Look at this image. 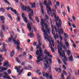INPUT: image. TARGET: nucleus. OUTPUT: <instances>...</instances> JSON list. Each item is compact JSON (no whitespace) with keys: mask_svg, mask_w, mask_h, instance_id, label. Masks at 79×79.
<instances>
[{"mask_svg":"<svg viewBox=\"0 0 79 79\" xmlns=\"http://www.w3.org/2000/svg\"><path fill=\"white\" fill-rule=\"evenodd\" d=\"M56 35L54 36V37L55 40L57 39H59L58 35H57V33L56 34Z\"/></svg>","mask_w":79,"mask_h":79,"instance_id":"31","label":"nucleus"},{"mask_svg":"<svg viewBox=\"0 0 79 79\" xmlns=\"http://www.w3.org/2000/svg\"><path fill=\"white\" fill-rule=\"evenodd\" d=\"M64 60L66 61H68L67 60V59H66V56H65V54H64Z\"/></svg>","mask_w":79,"mask_h":79,"instance_id":"55","label":"nucleus"},{"mask_svg":"<svg viewBox=\"0 0 79 79\" xmlns=\"http://www.w3.org/2000/svg\"><path fill=\"white\" fill-rule=\"evenodd\" d=\"M57 44H58V45L57 46V49H58V47L61 46V44H62L63 43H62V42H61V41H60L59 43V41L57 40Z\"/></svg>","mask_w":79,"mask_h":79,"instance_id":"23","label":"nucleus"},{"mask_svg":"<svg viewBox=\"0 0 79 79\" xmlns=\"http://www.w3.org/2000/svg\"><path fill=\"white\" fill-rule=\"evenodd\" d=\"M33 14H31V13H29L28 15V17L29 18V19L31 21H32L34 23H35L34 22V20L32 18V15H33Z\"/></svg>","mask_w":79,"mask_h":79,"instance_id":"10","label":"nucleus"},{"mask_svg":"<svg viewBox=\"0 0 79 79\" xmlns=\"http://www.w3.org/2000/svg\"><path fill=\"white\" fill-rule=\"evenodd\" d=\"M27 76H31V73L29 72L27 74Z\"/></svg>","mask_w":79,"mask_h":79,"instance_id":"62","label":"nucleus"},{"mask_svg":"<svg viewBox=\"0 0 79 79\" xmlns=\"http://www.w3.org/2000/svg\"><path fill=\"white\" fill-rule=\"evenodd\" d=\"M44 27H44V25H42V26L41 30H42V31H43V32H44L45 33L44 34V36H45L44 35V34H48L47 33H46V30H45L44 29Z\"/></svg>","mask_w":79,"mask_h":79,"instance_id":"15","label":"nucleus"},{"mask_svg":"<svg viewBox=\"0 0 79 79\" xmlns=\"http://www.w3.org/2000/svg\"><path fill=\"white\" fill-rule=\"evenodd\" d=\"M53 15L54 17L55 18V22H56V25L57 26V27L58 30H57V28H56V26H54V29H55V31L56 32H58L59 34H61V32H60V27H61V25H62V22H61V20L60 19H59V17L58 16L56 17V11L55 10H53ZM59 22L58 23V21Z\"/></svg>","mask_w":79,"mask_h":79,"instance_id":"1","label":"nucleus"},{"mask_svg":"<svg viewBox=\"0 0 79 79\" xmlns=\"http://www.w3.org/2000/svg\"><path fill=\"white\" fill-rule=\"evenodd\" d=\"M44 53L46 54V55H48V53H50L49 52H47V50H45L44 51Z\"/></svg>","mask_w":79,"mask_h":79,"instance_id":"45","label":"nucleus"},{"mask_svg":"<svg viewBox=\"0 0 79 79\" xmlns=\"http://www.w3.org/2000/svg\"><path fill=\"white\" fill-rule=\"evenodd\" d=\"M67 9L68 10V12L70 13V9H69V7L68 6H67Z\"/></svg>","mask_w":79,"mask_h":79,"instance_id":"51","label":"nucleus"},{"mask_svg":"<svg viewBox=\"0 0 79 79\" xmlns=\"http://www.w3.org/2000/svg\"><path fill=\"white\" fill-rule=\"evenodd\" d=\"M44 67L45 68H46V69H47V68H48V67H49V66H48V65L47 64L45 63L44 64Z\"/></svg>","mask_w":79,"mask_h":79,"instance_id":"37","label":"nucleus"},{"mask_svg":"<svg viewBox=\"0 0 79 79\" xmlns=\"http://www.w3.org/2000/svg\"><path fill=\"white\" fill-rule=\"evenodd\" d=\"M64 35L65 37V38H69V36L68 35V34H67L66 33H64Z\"/></svg>","mask_w":79,"mask_h":79,"instance_id":"43","label":"nucleus"},{"mask_svg":"<svg viewBox=\"0 0 79 79\" xmlns=\"http://www.w3.org/2000/svg\"><path fill=\"white\" fill-rule=\"evenodd\" d=\"M8 73L9 74H10L11 73V70L10 69H9L7 71Z\"/></svg>","mask_w":79,"mask_h":79,"instance_id":"50","label":"nucleus"},{"mask_svg":"<svg viewBox=\"0 0 79 79\" xmlns=\"http://www.w3.org/2000/svg\"><path fill=\"white\" fill-rule=\"evenodd\" d=\"M27 26L30 32L29 34H28V36L30 37H34V35L33 34V33H33V31H31L32 28H31V25L30 24V23H28Z\"/></svg>","mask_w":79,"mask_h":79,"instance_id":"4","label":"nucleus"},{"mask_svg":"<svg viewBox=\"0 0 79 79\" xmlns=\"http://www.w3.org/2000/svg\"><path fill=\"white\" fill-rule=\"evenodd\" d=\"M67 54L68 56H69L70 55V54H71V51L69 50H68V51L67 52Z\"/></svg>","mask_w":79,"mask_h":79,"instance_id":"42","label":"nucleus"},{"mask_svg":"<svg viewBox=\"0 0 79 79\" xmlns=\"http://www.w3.org/2000/svg\"><path fill=\"white\" fill-rule=\"evenodd\" d=\"M10 9L15 14H16L17 13V11H16V10H13V8H12L11 7H10Z\"/></svg>","mask_w":79,"mask_h":79,"instance_id":"24","label":"nucleus"},{"mask_svg":"<svg viewBox=\"0 0 79 79\" xmlns=\"http://www.w3.org/2000/svg\"><path fill=\"white\" fill-rule=\"evenodd\" d=\"M35 19L37 22H38V23H39V19L38 18V17H35Z\"/></svg>","mask_w":79,"mask_h":79,"instance_id":"53","label":"nucleus"},{"mask_svg":"<svg viewBox=\"0 0 79 79\" xmlns=\"http://www.w3.org/2000/svg\"><path fill=\"white\" fill-rule=\"evenodd\" d=\"M39 50H40V51H39L38 50H37L36 52V55H39V52H40V53L39 54V55H41V57H42V48H40Z\"/></svg>","mask_w":79,"mask_h":79,"instance_id":"9","label":"nucleus"},{"mask_svg":"<svg viewBox=\"0 0 79 79\" xmlns=\"http://www.w3.org/2000/svg\"><path fill=\"white\" fill-rule=\"evenodd\" d=\"M55 70H56V71L57 72H58V71H59V69H58V68H57L56 67H55Z\"/></svg>","mask_w":79,"mask_h":79,"instance_id":"63","label":"nucleus"},{"mask_svg":"<svg viewBox=\"0 0 79 79\" xmlns=\"http://www.w3.org/2000/svg\"><path fill=\"white\" fill-rule=\"evenodd\" d=\"M14 55H15V51L13 50L12 51V52H11V56H13Z\"/></svg>","mask_w":79,"mask_h":79,"instance_id":"30","label":"nucleus"},{"mask_svg":"<svg viewBox=\"0 0 79 79\" xmlns=\"http://www.w3.org/2000/svg\"><path fill=\"white\" fill-rule=\"evenodd\" d=\"M39 47H40V45H36V49L37 50H38L39 48Z\"/></svg>","mask_w":79,"mask_h":79,"instance_id":"60","label":"nucleus"},{"mask_svg":"<svg viewBox=\"0 0 79 79\" xmlns=\"http://www.w3.org/2000/svg\"><path fill=\"white\" fill-rule=\"evenodd\" d=\"M44 60H45V61H48V58L47 57V56H46L44 58Z\"/></svg>","mask_w":79,"mask_h":79,"instance_id":"44","label":"nucleus"},{"mask_svg":"<svg viewBox=\"0 0 79 79\" xmlns=\"http://www.w3.org/2000/svg\"><path fill=\"white\" fill-rule=\"evenodd\" d=\"M36 73L38 74L39 75H40V74H41V73L40 72V70H37Z\"/></svg>","mask_w":79,"mask_h":79,"instance_id":"35","label":"nucleus"},{"mask_svg":"<svg viewBox=\"0 0 79 79\" xmlns=\"http://www.w3.org/2000/svg\"><path fill=\"white\" fill-rule=\"evenodd\" d=\"M46 18L44 19L45 20H49V17L47 15H45Z\"/></svg>","mask_w":79,"mask_h":79,"instance_id":"29","label":"nucleus"},{"mask_svg":"<svg viewBox=\"0 0 79 79\" xmlns=\"http://www.w3.org/2000/svg\"><path fill=\"white\" fill-rule=\"evenodd\" d=\"M3 78L4 79H10V77L9 76H6L4 75L3 76Z\"/></svg>","mask_w":79,"mask_h":79,"instance_id":"32","label":"nucleus"},{"mask_svg":"<svg viewBox=\"0 0 79 79\" xmlns=\"http://www.w3.org/2000/svg\"><path fill=\"white\" fill-rule=\"evenodd\" d=\"M0 18H1V22L3 23V24H4V23H5V17L3 16H1Z\"/></svg>","mask_w":79,"mask_h":79,"instance_id":"13","label":"nucleus"},{"mask_svg":"<svg viewBox=\"0 0 79 79\" xmlns=\"http://www.w3.org/2000/svg\"><path fill=\"white\" fill-rule=\"evenodd\" d=\"M45 28L46 29H49V28H48V25L47 24V23H46L45 25Z\"/></svg>","mask_w":79,"mask_h":79,"instance_id":"52","label":"nucleus"},{"mask_svg":"<svg viewBox=\"0 0 79 79\" xmlns=\"http://www.w3.org/2000/svg\"><path fill=\"white\" fill-rule=\"evenodd\" d=\"M40 5L41 7V12L42 13H44V9H43V5L42 3L41 2H40Z\"/></svg>","mask_w":79,"mask_h":79,"instance_id":"16","label":"nucleus"},{"mask_svg":"<svg viewBox=\"0 0 79 79\" xmlns=\"http://www.w3.org/2000/svg\"><path fill=\"white\" fill-rule=\"evenodd\" d=\"M17 16V21H20V17L19 16V14L17 13L16 14H15Z\"/></svg>","mask_w":79,"mask_h":79,"instance_id":"19","label":"nucleus"},{"mask_svg":"<svg viewBox=\"0 0 79 79\" xmlns=\"http://www.w3.org/2000/svg\"><path fill=\"white\" fill-rule=\"evenodd\" d=\"M58 69H59L58 73L59 74H60L61 73V69L60 68H59Z\"/></svg>","mask_w":79,"mask_h":79,"instance_id":"46","label":"nucleus"},{"mask_svg":"<svg viewBox=\"0 0 79 79\" xmlns=\"http://www.w3.org/2000/svg\"><path fill=\"white\" fill-rule=\"evenodd\" d=\"M31 8H35V2H34L33 3L31 4Z\"/></svg>","mask_w":79,"mask_h":79,"instance_id":"27","label":"nucleus"},{"mask_svg":"<svg viewBox=\"0 0 79 79\" xmlns=\"http://www.w3.org/2000/svg\"><path fill=\"white\" fill-rule=\"evenodd\" d=\"M14 43L15 44H16L17 45V49L18 50H19V48H20V47L19 46V45H20V42H19V40L18 39L17 40V41L15 40H14Z\"/></svg>","mask_w":79,"mask_h":79,"instance_id":"6","label":"nucleus"},{"mask_svg":"<svg viewBox=\"0 0 79 79\" xmlns=\"http://www.w3.org/2000/svg\"><path fill=\"white\" fill-rule=\"evenodd\" d=\"M44 39L46 41H48L50 43L49 47L51 48L52 52L53 53L55 52L54 48H53L55 45L53 38L48 36V34L47 33L46 34H44Z\"/></svg>","mask_w":79,"mask_h":79,"instance_id":"2","label":"nucleus"},{"mask_svg":"<svg viewBox=\"0 0 79 79\" xmlns=\"http://www.w3.org/2000/svg\"><path fill=\"white\" fill-rule=\"evenodd\" d=\"M60 46L58 47V48L57 50H58V53L60 54V58H62L63 57V52L64 53V51H63L62 49V47H63V48L65 49V50H66L67 49L66 48L65 45H63V44H61Z\"/></svg>","mask_w":79,"mask_h":79,"instance_id":"3","label":"nucleus"},{"mask_svg":"<svg viewBox=\"0 0 79 79\" xmlns=\"http://www.w3.org/2000/svg\"><path fill=\"white\" fill-rule=\"evenodd\" d=\"M24 68H23L20 71V72L19 73L18 75H20V74H21V73H22V72H23V70H24Z\"/></svg>","mask_w":79,"mask_h":79,"instance_id":"34","label":"nucleus"},{"mask_svg":"<svg viewBox=\"0 0 79 79\" xmlns=\"http://www.w3.org/2000/svg\"><path fill=\"white\" fill-rule=\"evenodd\" d=\"M27 9L29 11H30L31 13V14H34V12L33 11V10L32 9H31L30 8V6H28V7L27 8Z\"/></svg>","mask_w":79,"mask_h":79,"instance_id":"18","label":"nucleus"},{"mask_svg":"<svg viewBox=\"0 0 79 79\" xmlns=\"http://www.w3.org/2000/svg\"><path fill=\"white\" fill-rule=\"evenodd\" d=\"M62 68L64 69H66V66H65L64 64L62 65Z\"/></svg>","mask_w":79,"mask_h":79,"instance_id":"54","label":"nucleus"},{"mask_svg":"<svg viewBox=\"0 0 79 79\" xmlns=\"http://www.w3.org/2000/svg\"><path fill=\"white\" fill-rule=\"evenodd\" d=\"M51 31V29L50 28H48L46 30V32L48 34H50V32Z\"/></svg>","mask_w":79,"mask_h":79,"instance_id":"28","label":"nucleus"},{"mask_svg":"<svg viewBox=\"0 0 79 79\" xmlns=\"http://www.w3.org/2000/svg\"><path fill=\"white\" fill-rule=\"evenodd\" d=\"M52 34L53 35H55V31H54V29H52Z\"/></svg>","mask_w":79,"mask_h":79,"instance_id":"36","label":"nucleus"},{"mask_svg":"<svg viewBox=\"0 0 79 79\" xmlns=\"http://www.w3.org/2000/svg\"><path fill=\"white\" fill-rule=\"evenodd\" d=\"M48 2L49 5H51V6H52V1H50V0H48Z\"/></svg>","mask_w":79,"mask_h":79,"instance_id":"39","label":"nucleus"},{"mask_svg":"<svg viewBox=\"0 0 79 79\" xmlns=\"http://www.w3.org/2000/svg\"><path fill=\"white\" fill-rule=\"evenodd\" d=\"M69 59L70 61H73V56H70L69 58Z\"/></svg>","mask_w":79,"mask_h":79,"instance_id":"38","label":"nucleus"},{"mask_svg":"<svg viewBox=\"0 0 79 79\" xmlns=\"http://www.w3.org/2000/svg\"><path fill=\"white\" fill-rule=\"evenodd\" d=\"M68 19L69 21H70V22H73V20L72 19H71V18H70V17H68Z\"/></svg>","mask_w":79,"mask_h":79,"instance_id":"61","label":"nucleus"},{"mask_svg":"<svg viewBox=\"0 0 79 79\" xmlns=\"http://www.w3.org/2000/svg\"><path fill=\"white\" fill-rule=\"evenodd\" d=\"M48 56L50 58H52L53 57V56H52V55L50 54L49 53H48Z\"/></svg>","mask_w":79,"mask_h":79,"instance_id":"58","label":"nucleus"},{"mask_svg":"<svg viewBox=\"0 0 79 79\" xmlns=\"http://www.w3.org/2000/svg\"><path fill=\"white\" fill-rule=\"evenodd\" d=\"M68 74L69 75L67 77L66 79H71V77H72V76H71V74H70V73L69 72Z\"/></svg>","mask_w":79,"mask_h":79,"instance_id":"22","label":"nucleus"},{"mask_svg":"<svg viewBox=\"0 0 79 79\" xmlns=\"http://www.w3.org/2000/svg\"><path fill=\"white\" fill-rule=\"evenodd\" d=\"M2 29L3 31H5V26L3 25H2Z\"/></svg>","mask_w":79,"mask_h":79,"instance_id":"47","label":"nucleus"},{"mask_svg":"<svg viewBox=\"0 0 79 79\" xmlns=\"http://www.w3.org/2000/svg\"><path fill=\"white\" fill-rule=\"evenodd\" d=\"M63 63L65 65H67V62L65 61H64Z\"/></svg>","mask_w":79,"mask_h":79,"instance_id":"64","label":"nucleus"},{"mask_svg":"<svg viewBox=\"0 0 79 79\" xmlns=\"http://www.w3.org/2000/svg\"><path fill=\"white\" fill-rule=\"evenodd\" d=\"M29 60H32V56L30 55L29 56Z\"/></svg>","mask_w":79,"mask_h":79,"instance_id":"57","label":"nucleus"},{"mask_svg":"<svg viewBox=\"0 0 79 79\" xmlns=\"http://www.w3.org/2000/svg\"><path fill=\"white\" fill-rule=\"evenodd\" d=\"M7 15L9 18H10L11 19H12V17H11V15L10 14H8Z\"/></svg>","mask_w":79,"mask_h":79,"instance_id":"49","label":"nucleus"},{"mask_svg":"<svg viewBox=\"0 0 79 79\" xmlns=\"http://www.w3.org/2000/svg\"><path fill=\"white\" fill-rule=\"evenodd\" d=\"M0 69L2 70V71H6L8 69V68H6V67H0Z\"/></svg>","mask_w":79,"mask_h":79,"instance_id":"21","label":"nucleus"},{"mask_svg":"<svg viewBox=\"0 0 79 79\" xmlns=\"http://www.w3.org/2000/svg\"><path fill=\"white\" fill-rule=\"evenodd\" d=\"M46 9L47 10V13L48 15H49V14H50L52 12V9H51V7H50V6L49 4L47 3L46 4Z\"/></svg>","mask_w":79,"mask_h":79,"instance_id":"7","label":"nucleus"},{"mask_svg":"<svg viewBox=\"0 0 79 79\" xmlns=\"http://www.w3.org/2000/svg\"><path fill=\"white\" fill-rule=\"evenodd\" d=\"M61 77L62 79H64V74H63V73L61 74Z\"/></svg>","mask_w":79,"mask_h":79,"instance_id":"41","label":"nucleus"},{"mask_svg":"<svg viewBox=\"0 0 79 79\" xmlns=\"http://www.w3.org/2000/svg\"><path fill=\"white\" fill-rule=\"evenodd\" d=\"M40 35H39L38 37V43L39 44V45L40 46H41L42 45V44H41V41H40Z\"/></svg>","mask_w":79,"mask_h":79,"instance_id":"20","label":"nucleus"},{"mask_svg":"<svg viewBox=\"0 0 79 79\" xmlns=\"http://www.w3.org/2000/svg\"><path fill=\"white\" fill-rule=\"evenodd\" d=\"M23 20H24V21H25V22L26 23H27V18H26V17H23Z\"/></svg>","mask_w":79,"mask_h":79,"instance_id":"40","label":"nucleus"},{"mask_svg":"<svg viewBox=\"0 0 79 79\" xmlns=\"http://www.w3.org/2000/svg\"><path fill=\"white\" fill-rule=\"evenodd\" d=\"M0 12L4 13V12H5V9L3 7L0 8Z\"/></svg>","mask_w":79,"mask_h":79,"instance_id":"25","label":"nucleus"},{"mask_svg":"<svg viewBox=\"0 0 79 79\" xmlns=\"http://www.w3.org/2000/svg\"><path fill=\"white\" fill-rule=\"evenodd\" d=\"M8 63V61H6V62L4 63L3 66H6V67H7V68H8V67H11V65L9 64Z\"/></svg>","mask_w":79,"mask_h":79,"instance_id":"11","label":"nucleus"},{"mask_svg":"<svg viewBox=\"0 0 79 79\" xmlns=\"http://www.w3.org/2000/svg\"><path fill=\"white\" fill-rule=\"evenodd\" d=\"M63 73L64 74V75H66V76H67V73L66 72V71L64 70H63Z\"/></svg>","mask_w":79,"mask_h":79,"instance_id":"59","label":"nucleus"},{"mask_svg":"<svg viewBox=\"0 0 79 79\" xmlns=\"http://www.w3.org/2000/svg\"><path fill=\"white\" fill-rule=\"evenodd\" d=\"M21 7L22 10L23 11H26L27 10V6L24 5H21Z\"/></svg>","mask_w":79,"mask_h":79,"instance_id":"14","label":"nucleus"},{"mask_svg":"<svg viewBox=\"0 0 79 79\" xmlns=\"http://www.w3.org/2000/svg\"><path fill=\"white\" fill-rule=\"evenodd\" d=\"M42 74L44 77L46 76V78L48 79H49V78L50 79H52V76L49 73H46V74L45 72L43 71L42 72Z\"/></svg>","mask_w":79,"mask_h":79,"instance_id":"5","label":"nucleus"},{"mask_svg":"<svg viewBox=\"0 0 79 79\" xmlns=\"http://www.w3.org/2000/svg\"><path fill=\"white\" fill-rule=\"evenodd\" d=\"M65 45H66V47H69V43L68 42V41H65Z\"/></svg>","mask_w":79,"mask_h":79,"instance_id":"26","label":"nucleus"},{"mask_svg":"<svg viewBox=\"0 0 79 79\" xmlns=\"http://www.w3.org/2000/svg\"><path fill=\"white\" fill-rule=\"evenodd\" d=\"M57 60L58 61L59 64H61V61H60V59H59V58H57Z\"/></svg>","mask_w":79,"mask_h":79,"instance_id":"56","label":"nucleus"},{"mask_svg":"<svg viewBox=\"0 0 79 79\" xmlns=\"http://www.w3.org/2000/svg\"><path fill=\"white\" fill-rule=\"evenodd\" d=\"M15 60L16 61L18 62L19 63V64H21V61H20L18 60V57H16Z\"/></svg>","mask_w":79,"mask_h":79,"instance_id":"33","label":"nucleus"},{"mask_svg":"<svg viewBox=\"0 0 79 79\" xmlns=\"http://www.w3.org/2000/svg\"><path fill=\"white\" fill-rule=\"evenodd\" d=\"M4 2H5L6 3H7L8 5H10V3L8 1L6 0H4Z\"/></svg>","mask_w":79,"mask_h":79,"instance_id":"48","label":"nucleus"},{"mask_svg":"<svg viewBox=\"0 0 79 79\" xmlns=\"http://www.w3.org/2000/svg\"><path fill=\"white\" fill-rule=\"evenodd\" d=\"M13 40H14V39H13V35H11L10 38V37L9 38L8 41L9 42H11V41L12 40H13Z\"/></svg>","mask_w":79,"mask_h":79,"instance_id":"17","label":"nucleus"},{"mask_svg":"<svg viewBox=\"0 0 79 79\" xmlns=\"http://www.w3.org/2000/svg\"><path fill=\"white\" fill-rule=\"evenodd\" d=\"M37 60H36V61L37 64H39V63H40V61H43V59L41 58V55H40L38 56Z\"/></svg>","mask_w":79,"mask_h":79,"instance_id":"8","label":"nucleus"},{"mask_svg":"<svg viewBox=\"0 0 79 79\" xmlns=\"http://www.w3.org/2000/svg\"><path fill=\"white\" fill-rule=\"evenodd\" d=\"M0 51L1 52L5 53L7 51V50L5 47H2L0 48Z\"/></svg>","mask_w":79,"mask_h":79,"instance_id":"12","label":"nucleus"}]
</instances>
